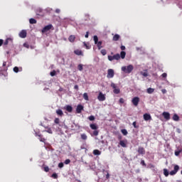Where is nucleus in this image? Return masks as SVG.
<instances>
[{"instance_id":"obj_1","label":"nucleus","mask_w":182,"mask_h":182,"mask_svg":"<svg viewBox=\"0 0 182 182\" xmlns=\"http://www.w3.org/2000/svg\"><path fill=\"white\" fill-rule=\"evenodd\" d=\"M133 69H134V67L133 65H129L127 66H122L121 68L122 72L127 74H130L131 72H133Z\"/></svg>"},{"instance_id":"obj_2","label":"nucleus","mask_w":182,"mask_h":182,"mask_svg":"<svg viewBox=\"0 0 182 182\" xmlns=\"http://www.w3.org/2000/svg\"><path fill=\"white\" fill-rule=\"evenodd\" d=\"M107 77L108 79H112V77H114V70H113V69H108Z\"/></svg>"},{"instance_id":"obj_3","label":"nucleus","mask_w":182,"mask_h":182,"mask_svg":"<svg viewBox=\"0 0 182 182\" xmlns=\"http://www.w3.org/2000/svg\"><path fill=\"white\" fill-rule=\"evenodd\" d=\"M97 100L99 102H105V100H106V95L100 92L97 96Z\"/></svg>"},{"instance_id":"obj_4","label":"nucleus","mask_w":182,"mask_h":182,"mask_svg":"<svg viewBox=\"0 0 182 182\" xmlns=\"http://www.w3.org/2000/svg\"><path fill=\"white\" fill-rule=\"evenodd\" d=\"M178 170H180V166H178V165H176L174 166V168L173 171H171L169 174L170 176H176V174H177V172L178 171Z\"/></svg>"},{"instance_id":"obj_5","label":"nucleus","mask_w":182,"mask_h":182,"mask_svg":"<svg viewBox=\"0 0 182 182\" xmlns=\"http://www.w3.org/2000/svg\"><path fill=\"white\" fill-rule=\"evenodd\" d=\"M140 102V98L139 97H134L132 100V103L134 106H139V102Z\"/></svg>"},{"instance_id":"obj_6","label":"nucleus","mask_w":182,"mask_h":182,"mask_svg":"<svg viewBox=\"0 0 182 182\" xmlns=\"http://www.w3.org/2000/svg\"><path fill=\"white\" fill-rule=\"evenodd\" d=\"M53 26H52V24H49L48 26H46L41 31L42 33H45L46 32H48V31H50V29H52Z\"/></svg>"},{"instance_id":"obj_7","label":"nucleus","mask_w":182,"mask_h":182,"mask_svg":"<svg viewBox=\"0 0 182 182\" xmlns=\"http://www.w3.org/2000/svg\"><path fill=\"white\" fill-rule=\"evenodd\" d=\"M6 68V62L3 63V67L0 68V76L1 75H4V72L7 70Z\"/></svg>"},{"instance_id":"obj_8","label":"nucleus","mask_w":182,"mask_h":182,"mask_svg":"<svg viewBox=\"0 0 182 182\" xmlns=\"http://www.w3.org/2000/svg\"><path fill=\"white\" fill-rule=\"evenodd\" d=\"M119 145L121 147H124V148L127 147V140L119 141Z\"/></svg>"},{"instance_id":"obj_9","label":"nucleus","mask_w":182,"mask_h":182,"mask_svg":"<svg viewBox=\"0 0 182 182\" xmlns=\"http://www.w3.org/2000/svg\"><path fill=\"white\" fill-rule=\"evenodd\" d=\"M162 116L164 117L166 120H170V113L167 112H164L162 113Z\"/></svg>"},{"instance_id":"obj_10","label":"nucleus","mask_w":182,"mask_h":182,"mask_svg":"<svg viewBox=\"0 0 182 182\" xmlns=\"http://www.w3.org/2000/svg\"><path fill=\"white\" fill-rule=\"evenodd\" d=\"M75 55H77V56H83V51L79 49H76L74 50Z\"/></svg>"},{"instance_id":"obj_11","label":"nucleus","mask_w":182,"mask_h":182,"mask_svg":"<svg viewBox=\"0 0 182 182\" xmlns=\"http://www.w3.org/2000/svg\"><path fill=\"white\" fill-rule=\"evenodd\" d=\"M82 110H83V105H78L76 108V112L80 114L82 113Z\"/></svg>"},{"instance_id":"obj_12","label":"nucleus","mask_w":182,"mask_h":182,"mask_svg":"<svg viewBox=\"0 0 182 182\" xmlns=\"http://www.w3.org/2000/svg\"><path fill=\"white\" fill-rule=\"evenodd\" d=\"M144 119L146 122H149V120H151V115H150V114H144Z\"/></svg>"},{"instance_id":"obj_13","label":"nucleus","mask_w":182,"mask_h":182,"mask_svg":"<svg viewBox=\"0 0 182 182\" xmlns=\"http://www.w3.org/2000/svg\"><path fill=\"white\" fill-rule=\"evenodd\" d=\"M138 153H139V154L144 155V154H146V151L144 150V148L140 146L138 149Z\"/></svg>"},{"instance_id":"obj_14","label":"nucleus","mask_w":182,"mask_h":182,"mask_svg":"<svg viewBox=\"0 0 182 182\" xmlns=\"http://www.w3.org/2000/svg\"><path fill=\"white\" fill-rule=\"evenodd\" d=\"M26 35H27V33L25 30H23L19 33L20 38H26Z\"/></svg>"},{"instance_id":"obj_15","label":"nucleus","mask_w":182,"mask_h":182,"mask_svg":"<svg viewBox=\"0 0 182 182\" xmlns=\"http://www.w3.org/2000/svg\"><path fill=\"white\" fill-rule=\"evenodd\" d=\"M65 109L67 112H68L69 113H72L73 110V107H72V106L70 105H66L65 107Z\"/></svg>"},{"instance_id":"obj_16","label":"nucleus","mask_w":182,"mask_h":182,"mask_svg":"<svg viewBox=\"0 0 182 182\" xmlns=\"http://www.w3.org/2000/svg\"><path fill=\"white\" fill-rule=\"evenodd\" d=\"M172 119L174 122H178V120H180V117H178L177 114H174Z\"/></svg>"},{"instance_id":"obj_17","label":"nucleus","mask_w":182,"mask_h":182,"mask_svg":"<svg viewBox=\"0 0 182 182\" xmlns=\"http://www.w3.org/2000/svg\"><path fill=\"white\" fill-rule=\"evenodd\" d=\"M90 129H92V130H97L98 129L97 125L96 124H90Z\"/></svg>"},{"instance_id":"obj_18","label":"nucleus","mask_w":182,"mask_h":182,"mask_svg":"<svg viewBox=\"0 0 182 182\" xmlns=\"http://www.w3.org/2000/svg\"><path fill=\"white\" fill-rule=\"evenodd\" d=\"M93 154L94 156H100V154H102V152L98 149H95L93 151Z\"/></svg>"},{"instance_id":"obj_19","label":"nucleus","mask_w":182,"mask_h":182,"mask_svg":"<svg viewBox=\"0 0 182 182\" xmlns=\"http://www.w3.org/2000/svg\"><path fill=\"white\" fill-rule=\"evenodd\" d=\"M12 43V38H7L6 41L4 42V45H11Z\"/></svg>"},{"instance_id":"obj_20","label":"nucleus","mask_w":182,"mask_h":182,"mask_svg":"<svg viewBox=\"0 0 182 182\" xmlns=\"http://www.w3.org/2000/svg\"><path fill=\"white\" fill-rule=\"evenodd\" d=\"M56 114L62 117V116H63V111H62L60 109H58L56 110Z\"/></svg>"},{"instance_id":"obj_21","label":"nucleus","mask_w":182,"mask_h":182,"mask_svg":"<svg viewBox=\"0 0 182 182\" xmlns=\"http://www.w3.org/2000/svg\"><path fill=\"white\" fill-rule=\"evenodd\" d=\"M75 39H76V37L73 35L70 36L68 38V41H70V42H75Z\"/></svg>"},{"instance_id":"obj_22","label":"nucleus","mask_w":182,"mask_h":182,"mask_svg":"<svg viewBox=\"0 0 182 182\" xmlns=\"http://www.w3.org/2000/svg\"><path fill=\"white\" fill-rule=\"evenodd\" d=\"M169 174H170V173L168 172V170L167 168H164V175L165 176V177H168Z\"/></svg>"},{"instance_id":"obj_23","label":"nucleus","mask_w":182,"mask_h":182,"mask_svg":"<svg viewBox=\"0 0 182 182\" xmlns=\"http://www.w3.org/2000/svg\"><path fill=\"white\" fill-rule=\"evenodd\" d=\"M60 122V120L59 119V118H55L54 120L55 124H58L59 127H60V126H62L60 124H59Z\"/></svg>"},{"instance_id":"obj_24","label":"nucleus","mask_w":182,"mask_h":182,"mask_svg":"<svg viewBox=\"0 0 182 182\" xmlns=\"http://www.w3.org/2000/svg\"><path fill=\"white\" fill-rule=\"evenodd\" d=\"M147 93H149V95H151V93L154 92V89L149 87L146 90Z\"/></svg>"},{"instance_id":"obj_25","label":"nucleus","mask_w":182,"mask_h":182,"mask_svg":"<svg viewBox=\"0 0 182 182\" xmlns=\"http://www.w3.org/2000/svg\"><path fill=\"white\" fill-rule=\"evenodd\" d=\"M121 59H124L126 58V52L122 51L119 55Z\"/></svg>"},{"instance_id":"obj_26","label":"nucleus","mask_w":182,"mask_h":182,"mask_svg":"<svg viewBox=\"0 0 182 182\" xmlns=\"http://www.w3.org/2000/svg\"><path fill=\"white\" fill-rule=\"evenodd\" d=\"M120 60V54L117 53L114 55V60Z\"/></svg>"},{"instance_id":"obj_27","label":"nucleus","mask_w":182,"mask_h":182,"mask_svg":"<svg viewBox=\"0 0 182 182\" xmlns=\"http://www.w3.org/2000/svg\"><path fill=\"white\" fill-rule=\"evenodd\" d=\"M36 15H39L40 16H43V14H42V9H38L37 10Z\"/></svg>"},{"instance_id":"obj_28","label":"nucleus","mask_w":182,"mask_h":182,"mask_svg":"<svg viewBox=\"0 0 182 182\" xmlns=\"http://www.w3.org/2000/svg\"><path fill=\"white\" fill-rule=\"evenodd\" d=\"M120 39V36L119 34H115L113 37V41H119Z\"/></svg>"},{"instance_id":"obj_29","label":"nucleus","mask_w":182,"mask_h":182,"mask_svg":"<svg viewBox=\"0 0 182 182\" xmlns=\"http://www.w3.org/2000/svg\"><path fill=\"white\" fill-rule=\"evenodd\" d=\"M140 74H141L142 76H144V77H147V76H149V73H147V71H145V72L141 71V72L140 73Z\"/></svg>"},{"instance_id":"obj_30","label":"nucleus","mask_w":182,"mask_h":182,"mask_svg":"<svg viewBox=\"0 0 182 182\" xmlns=\"http://www.w3.org/2000/svg\"><path fill=\"white\" fill-rule=\"evenodd\" d=\"M82 140H87V135L86 134H81Z\"/></svg>"},{"instance_id":"obj_31","label":"nucleus","mask_w":182,"mask_h":182,"mask_svg":"<svg viewBox=\"0 0 182 182\" xmlns=\"http://www.w3.org/2000/svg\"><path fill=\"white\" fill-rule=\"evenodd\" d=\"M114 93L115 95H119V93H120V89L119 88H114V90H113Z\"/></svg>"},{"instance_id":"obj_32","label":"nucleus","mask_w":182,"mask_h":182,"mask_svg":"<svg viewBox=\"0 0 182 182\" xmlns=\"http://www.w3.org/2000/svg\"><path fill=\"white\" fill-rule=\"evenodd\" d=\"M29 23H31L32 25H33V24L36 23V20L35 18H30Z\"/></svg>"},{"instance_id":"obj_33","label":"nucleus","mask_w":182,"mask_h":182,"mask_svg":"<svg viewBox=\"0 0 182 182\" xmlns=\"http://www.w3.org/2000/svg\"><path fill=\"white\" fill-rule=\"evenodd\" d=\"M77 69H78V70H80V72H82V70H83V65L82 64H79L77 65Z\"/></svg>"},{"instance_id":"obj_34","label":"nucleus","mask_w":182,"mask_h":182,"mask_svg":"<svg viewBox=\"0 0 182 182\" xmlns=\"http://www.w3.org/2000/svg\"><path fill=\"white\" fill-rule=\"evenodd\" d=\"M83 99H85V100H89V95H87V93L85 92L83 94Z\"/></svg>"},{"instance_id":"obj_35","label":"nucleus","mask_w":182,"mask_h":182,"mask_svg":"<svg viewBox=\"0 0 182 182\" xmlns=\"http://www.w3.org/2000/svg\"><path fill=\"white\" fill-rule=\"evenodd\" d=\"M93 39H94V42H95V45H97V42L99 41V38H97V36H94Z\"/></svg>"},{"instance_id":"obj_36","label":"nucleus","mask_w":182,"mask_h":182,"mask_svg":"<svg viewBox=\"0 0 182 182\" xmlns=\"http://www.w3.org/2000/svg\"><path fill=\"white\" fill-rule=\"evenodd\" d=\"M44 132H46V133H49V134H52V133H53V132H52V129L50 128H47V129H46Z\"/></svg>"},{"instance_id":"obj_37","label":"nucleus","mask_w":182,"mask_h":182,"mask_svg":"<svg viewBox=\"0 0 182 182\" xmlns=\"http://www.w3.org/2000/svg\"><path fill=\"white\" fill-rule=\"evenodd\" d=\"M122 134H124V136H127V130L124 129L121 130Z\"/></svg>"},{"instance_id":"obj_38","label":"nucleus","mask_w":182,"mask_h":182,"mask_svg":"<svg viewBox=\"0 0 182 182\" xmlns=\"http://www.w3.org/2000/svg\"><path fill=\"white\" fill-rule=\"evenodd\" d=\"M108 60L112 62V60H114V55H108Z\"/></svg>"},{"instance_id":"obj_39","label":"nucleus","mask_w":182,"mask_h":182,"mask_svg":"<svg viewBox=\"0 0 182 182\" xmlns=\"http://www.w3.org/2000/svg\"><path fill=\"white\" fill-rule=\"evenodd\" d=\"M132 125H133V127H134V129H139V125H137V122H134L132 123Z\"/></svg>"},{"instance_id":"obj_40","label":"nucleus","mask_w":182,"mask_h":182,"mask_svg":"<svg viewBox=\"0 0 182 182\" xmlns=\"http://www.w3.org/2000/svg\"><path fill=\"white\" fill-rule=\"evenodd\" d=\"M101 53L103 56H105V55L107 53V51H106L105 49H102L101 50Z\"/></svg>"},{"instance_id":"obj_41","label":"nucleus","mask_w":182,"mask_h":182,"mask_svg":"<svg viewBox=\"0 0 182 182\" xmlns=\"http://www.w3.org/2000/svg\"><path fill=\"white\" fill-rule=\"evenodd\" d=\"M13 70H14V72H15V73H18V72H19V68L14 67Z\"/></svg>"},{"instance_id":"obj_42","label":"nucleus","mask_w":182,"mask_h":182,"mask_svg":"<svg viewBox=\"0 0 182 182\" xmlns=\"http://www.w3.org/2000/svg\"><path fill=\"white\" fill-rule=\"evenodd\" d=\"M88 119L90 122H93V120H95V116L91 115L88 117Z\"/></svg>"},{"instance_id":"obj_43","label":"nucleus","mask_w":182,"mask_h":182,"mask_svg":"<svg viewBox=\"0 0 182 182\" xmlns=\"http://www.w3.org/2000/svg\"><path fill=\"white\" fill-rule=\"evenodd\" d=\"M111 87H112V89H117V86L114 82H112L111 83Z\"/></svg>"},{"instance_id":"obj_44","label":"nucleus","mask_w":182,"mask_h":182,"mask_svg":"<svg viewBox=\"0 0 182 182\" xmlns=\"http://www.w3.org/2000/svg\"><path fill=\"white\" fill-rule=\"evenodd\" d=\"M95 131L93 132V135L94 136H99V131L94 129Z\"/></svg>"},{"instance_id":"obj_45","label":"nucleus","mask_w":182,"mask_h":182,"mask_svg":"<svg viewBox=\"0 0 182 182\" xmlns=\"http://www.w3.org/2000/svg\"><path fill=\"white\" fill-rule=\"evenodd\" d=\"M50 76H55L56 75V71L53 70L52 72L50 73Z\"/></svg>"},{"instance_id":"obj_46","label":"nucleus","mask_w":182,"mask_h":182,"mask_svg":"<svg viewBox=\"0 0 182 182\" xmlns=\"http://www.w3.org/2000/svg\"><path fill=\"white\" fill-rule=\"evenodd\" d=\"M63 166H64V164L63 162H60L58 164L59 168H63Z\"/></svg>"},{"instance_id":"obj_47","label":"nucleus","mask_w":182,"mask_h":182,"mask_svg":"<svg viewBox=\"0 0 182 182\" xmlns=\"http://www.w3.org/2000/svg\"><path fill=\"white\" fill-rule=\"evenodd\" d=\"M52 177H53V178H58V174H56V173H53V174H52Z\"/></svg>"},{"instance_id":"obj_48","label":"nucleus","mask_w":182,"mask_h":182,"mask_svg":"<svg viewBox=\"0 0 182 182\" xmlns=\"http://www.w3.org/2000/svg\"><path fill=\"white\" fill-rule=\"evenodd\" d=\"M64 163L65 164H69L70 163V159H66Z\"/></svg>"},{"instance_id":"obj_49","label":"nucleus","mask_w":182,"mask_h":182,"mask_svg":"<svg viewBox=\"0 0 182 182\" xmlns=\"http://www.w3.org/2000/svg\"><path fill=\"white\" fill-rule=\"evenodd\" d=\"M44 171H46V173H48V171H49V167H48V166L44 167Z\"/></svg>"},{"instance_id":"obj_50","label":"nucleus","mask_w":182,"mask_h":182,"mask_svg":"<svg viewBox=\"0 0 182 182\" xmlns=\"http://www.w3.org/2000/svg\"><path fill=\"white\" fill-rule=\"evenodd\" d=\"M119 103H121L122 105H123V103H124V99L120 98V99H119Z\"/></svg>"},{"instance_id":"obj_51","label":"nucleus","mask_w":182,"mask_h":182,"mask_svg":"<svg viewBox=\"0 0 182 182\" xmlns=\"http://www.w3.org/2000/svg\"><path fill=\"white\" fill-rule=\"evenodd\" d=\"M161 92L164 95H166V93H167V90L166 89H162Z\"/></svg>"},{"instance_id":"obj_52","label":"nucleus","mask_w":182,"mask_h":182,"mask_svg":"<svg viewBox=\"0 0 182 182\" xmlns=\"http://www.w3.org/2000/svg\"><path fill=\"white\" fill-rule=\"evenodd\" d=\"M162 77H167V73H164L162 75H161Z\"/></svg>"},{"instance_id":"obj_53","label":"nucleus","mask_w":182,"mask_h":182,"mask_svg":"<svg viewBox=\"0 0 182 182\" xmlns=\"http://www.w3.org/2000/svg\"><path fill=\"white\" fill-rule=\"evenodd\" d=\"M141 164L142 166H146V163L144 162V160H141Z\"/></svg>"},{"instance_id":"obj_54","label":"nucleus","mask_w":182,"mask_h":182,"mask_svg":"<svg viewBox=\"0 0 182 182\" xmlns=\"http://www.w3.org/2000/svg\"><path fill=\"white\" fill-rule=\"evenodd\" d=\"M175 156H180V151H176Z\"/></svg>"},{"instance_id":"obj_55","label":"nucleus","mask_w":182,"mask_h":182,"mask_svg":"<svg viewBox=\"0 0 182 182\" xmlns=\"http://www.w3.org/2000/svg\"><path fill=\"white\" fill-rule=\"evenodd\" d=\"M55 13L60 14V9H55Z\"/></svg>"},{"instance_id":"obj_56","label":"nucleus","mask_w":182,"mask_h":182,"mask_svg":"<svg viewBox=\"0 0 182 182\" xmlns=\"http://www.w3.org/2000/svg\"><path fill=\"white\" fill-rule=\"evenodd\" d=\"M97 46H102V41H97Z\"/></svg>"},{"instance_id":"obj_57","label":"nucleus","mask_w":182,"mask_h":182,"mask_svg":"<svg viewBox=\"0 0 182 182\" xmlns=\"http://www.w3.org/2000/svg\"><path fill=\"white\" fill-rule=\"evenodd\" d=\"M85 38H89V31L86 32V34L85 36Z\"/></svg>"},{"instance_id":"obj_58","label":"nucleus","mask_w":182,"mask_h":182,"mask_svg":"<svg viewBox=\"0 0 182 182\" xmlns=\"http://www.w3.org/2000/svg\"><path fill=\"white\" fill-rule=\"evenodd\" d=\"M3 44H4V40L0 39V46H2Z\"/></svg>"},{"instance_id":"obj_59","label":"nucleus","mask_w":182,"mask_h":182,"mask_svg":"<svg viewBox=\"0 0 182 182\" xmlns=\"http://www.w3.org/2000/svg\"><path fill=\"white\" fill-rule=\"evenodd\" d=\"M126 49V46H121V50H124Z\"/></svg>"},{"instance_id":"obj_60","label":"nucleus","mask_w":182,"mask_h":182,"mask_svg":"<svg viewBox=\"0 0 182 182\" xmlns=\"http://www.w3.org/2000/svg\"><path fill=\"white\" fill-rule=\"evenodd\" d=\"M74 124L76 127H77V129H80V126L79 124Z\"/></svg>"},{"instance_id":"obj_61","label":"nucleus","mask_w":182,"mask_h":182,"mask_svg":"<svg viewBox=\"0 0 182 182\" xmlns=\"http://www.w3.org/2000/svg\"><path fill=\"white\" fill-rule=\"evenodd\" d=\"M74 89H75L76 90H77V89H79V86H77V85L74 86Z\"/></svg>"},{"instance_id":"obj_62","label":"nucleus","mask_w":182,"mask_h":182,"mask_svg":"<svg viewBox=\"0 0 182 182\" xmlns=\"http://www.w3.org/2000/svg\"><path fill=\"white\" fill-rule=\"evenodd\" d=\"M26 48H27V49H29V48H30V49H34V47L33 46H26Z\"/></svg>"},{"instance_id":"obj_63","label":"nucleus","mask_w":182,"mask_h":182,"mask_svg":"<svg viewBox=\"0 0 182 182\" xmlns=\"http://www.w3.org/2000/svg\"><path fill=\"white\" fill-rule=\"evenodd\" d=\"M110 177V175L109 174V173H107V175H106V178H109Z\"/></svg>"},{"instance_id":"obj_64","label":"nucleus","mask_w":182,"mask_h":182,"mask_svg":"<svg viewBox=\"0 0 182 182\" xmlns=\"http://www.w3.org/2000/svg\"><path fill=\"white\" fill-rule=\"evenodd\" d=\"M40 141H42V142L45 141V139H40Z\"/></svg>"}]
</instances>
